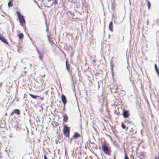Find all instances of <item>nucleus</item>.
Segmentation results:
<instances>
[{
  "label": "nucleus",
  "instance_id": "f257e3e1",
  "mask_svg": "<svg viewBox=\"0 0 159 159\" xmlns=\"http://www.w3.org/2000/svg\"><path fill=\"white\" fill-rule=\"evenodd\" d=\"M16 13L19 19L20 25L23 26V24L25 23V20L24 19L23 16L22 15H21L19 11H17Z\"/></svg>",
  "mask_w": 159,
  "mask_h": 159
},
{
  "label": "nucleus",
  "instance_id": "f03ea898",
  "mask_svg": "<svg viewBox=\"0 0 159 159\" xmlns=\"http://www.w3.org/2000/svg\"><path fill=\"white\" fill-rule=\"evenodd\" d=\"M70 129L69 127L66 126L64 127L63 131L64 135L66 137H69V136Z\"/></svg>",
  "mask_w": 159,
  "mask_h": 159
},
{
  "label": "nucleus",
  "instance_id": "7ed1b4c3",
  "mask_svg": "<svg viewBox=\"0 0 159 159\" xmlns=\"http://www.w3.org/2000/svg\"><path fill=\"white\" fill-rule=\"evenodd\" d=\"M103 151L105 153L107 154H109L110 151L109 150L107 147L106 145H103L102 146Z\"/></svg>",
  "mask_w": 159,
  "mask_h": 159
},
{
  "label": "nucleus",
  "instance_id": "20e7f679",
  "mask_svg": "<svg viewBox=\"0 0 159 159\" xmlns=\"http://www.w3.org/2000/svg\"><path fill=\"white\" fill-rule=\"evenodd\" d=\"M61 99L64 105V106H65L66 103V98L65 96L62 94L61 96Z\"/></svg>",
  "mask_w": 159,
  "mask_h": 159
},
{
  "label": "nucleus",
  "instance_id": "39448f33",
  "mask_svg": "<svg viewBox=\"0 0 159 159\" xmlns=\"http://www.w3.org/2000/svg\"><path fill=\"white\" fill-rule=\"evenodd\" d=\"M123 116L125 118L127 117L129 115V111H128L123 109Z\"/></svg>",
  "mask_w": 159,
  "mask_h": 159
},
{
  "label": "nucleus",
  "instance_id": "423d86ee",
  "mask_svg": "<svg viewBox=\"0 0 159 159\" xmlns=\"http://www.w3.org/2000/svg\"><path fill=\"white\" fill-rule=\"evenodd\" d=\"M13 113H15L18 115L20 114V110L18 109H16L13 110V112L11 114V115H12Z\"/></svg>",
  "mask_w": 159,
  "mask_h": 159
},
{
  "label": "nucleus",
  "instance_id": "0eeeda50",
  "mask_svg": "<svg viewBox=\"0 0 159 159\" xmlns=\"http://www.w3.org/2000/svg\"><path fill=\"white\" fill-rule=\"evenodd\" d=\"M0 39L4 43L6 44L8 43V42L6 39L1 34H0Z\"/></svg>",
  "mask_w": 159,
  "mask_h": 159
},
{
  "label": "nucleus",
  "instance_id": "6e6552de",
  "mask_svg": "<svg viewBox=\"0 0 159 159\" xmlns=\"http://www.w3.org/2000/svg\"><path fill=\"white\" fill-rule=\"evenodd\" d=\"M36 50H37V53L39 55V58L40 60H42V57H43V55L42 54V53H41L39 52V51L38 50V48L37 47H36Z\"/></svg>",
  "mask_w": 159,
  "mask_h": 159
},
{
  "label": "nucleus",
  "instance_id": "1a4fd4ad",
  "mask_svg": "<svg viewBox=\"0 0 159 159\" xmlns=\"http://www.w3.org/2000/svg\"><path fill=\"white\" fill-rule=\"evenodd\" d=\"M80 135L77 132H75L73 136L71 138V139L72 140L74 139H76L80 137Z\"/></svg>",
  "mask_w": 159,
  "mask_h": 159
},
{
  "label": "nucleus",
  "instance_id": "9d476101",
  "mask_svg": "<svg viewBox=\"0 0 159 159\" xmlns=\"http://www.w3.org/2000/svg\"><path fill=\"white\" fill-rule=\"evenodd\" d=\"M20 124L19 123H17V125L16 126V128L17 130H19L21 129Z\"/></svg>",
  "mask_w": 159,
  "mask_h": 159
},
{
  "label": "nucleus",
  "instance_id": "9b49d317",
  "mask_svg": "<svg viewBox=\"0 0 159 159\" xmlns=\"http://www.w3.org/2000/svg\"><path fill=\"white\" fill-rule=\"evenodd\" d=\"M63 116L64 117V121L65 122H66L68 119V117L67 116V115L66 114L64 115Z\"/></svg>",
  "mask_w": 159,
  "mask_h": 159
},
{
  "label": "nucleus",
  "instance_id": "f8f14e48",
  "mask_svg": "<svg viewBox=\"0 0 159 159\" xmlns=\"http://www.w3.org/2000/svg\"><path fill=\"white\" fill-rule=\"evenodd\" d=\"M29 94L32 98L34 99H36L37 98L39 97V96L34 95L30 93H29Z\"/></svg>",
  "mask_w": 159,
  "mask_h": 159
},
{
  "label": "nucleus",
  "instance_id": "ddd939ff",
  "mask_svg": "<svg viewBox=\"0 0 159 159\" xmlns=\"http://www.w3.org/2000/svg\"><path fill=\"white\" fill-rule=\"evenodd\" d=\"M67 62L68 61L67 60L66 61V65L67 69V70L68 71H69V64H68Z\"/></svg>",
  "mask_w": 159,
  "mask_h": 159
},
{
  "label": "nucleus",
  "instance_id": "4468645a",
  "mask_svg": "<svg viewBox=\"0 0 159 159\" xmlns=\"http://www.w3.org/2000/svg\"><path fill=\"white\" fill-rule=\"evenodd\" d=\"M18 36L19 39H22L23 37V34L22 33L20 34H18Z\"/></svg>",
  "mask_w": 159,
  "mask_h": 159
},
{
  "label": "nucleus",
  "instance_id": "2eb2a0df",
  "mask_svg": "<svg viewBox=\"0 0 159 159\" xmlns=\"http://www.w3.org/2000/svg\"><path fill=\"white\" fill-rule=\"evenodd\" d=\"M121 126L122 129H125V128L126 126L123 122H121Z\"/></svg>",
  "mask_w": 159,
  "mask_h": 159
},
{
  "label": "nucleus",
  "instance_id": "dca6fc26",
  "mask_svg": "<svg viewBox=\"0 0 159 159\" xmlns=\"http://www.w3.org/2000/svg\"><path fill=\"white\" fill-rule=\"evenodd\" d=\"M113 25H109V30L111 31H112L113 30Z\"/></svg>",
  "mask_w": 159,
  "mask_h": 159
},
{
  "label": "nucleus",
  "instance_id": "f3484780",
  "mask_svg": "<svg viewBox=\"0 0 159 159\" xmlns=\"http://www.w3.org/2000/svg\"><path fill=\"white\" fill-rule=\"evenodd\" d=\"M8 6L9 7H11L12 6V2H11V1H9L8 4Z\"/></svg>",
  "mask_w": 159,
  "mask_h": 159
},
{
  "label": "nucleus",
  "instance_id": "a211bd4d",
  "mask_svg": "<svg viewBox=\"0 0 159 159\" xmlns=\"http://www.w3.org/2000/svg\"><path fill=\"white\" fill-rule=\"evenodd\" d=\"M155 68L156 72L159 70V69H158L157 65L156 64H155Z\"/></svg>",
  "mask_w": 159,
  "mask_h": 159
},
{
  "label": "nucleus",
  "instance_id": "6ab92c4d",
  "mask_svg": "<svg viewBox=\"0 0 159 159\" xmlns=\"http://www.w3.org/2000/svg\"><path fill=\"white\" fill-rule=\"evenodd\" d=\"M148 9H149V8H150V6H151V4H150V2L149 1H148Z\"/></svg>",
  "mask_w": 159,
  "mask_h": 159
},
{
  "label": "nucleus",
  "instance_id": "aec40b11",
  "mask_svg": "<svg viewBox=\"0 0 159 159\" xmlns=\"http://www.w3.org/2000/svg\"><path fill=\"white\" fill-rule=\"evenodd\" d=\"M57 0H55L52 3V4H56L57 3Z\"/></svg>",
  "mask_w": 159,
  "mask_h": 159
},
{
  "label": "nucleus",
  "instance_id": "412c9836",
  "mask_svg": "<svg viewBox=\"0 0 159 159\" xmlns=\"http://www.w3.org/2000/svg\"><path fill=\"white\" fill-rule=\"evenodd\" d=\"M125 123H131V121H129L128 120H125Z\"/></svg>",
  "mask_w": 159,
  "mask_h": 159
},
{
  "label": "nucleus",
  "instance_id": "4be33fe9",
  "mask_svg": "<svg viewBox=\"0 0 159 159\" xmlns=\"http://www.w3.org/2000/svg\"><path fill=\"white\" fill-rule=\"evenodd\" d=\"M47 37H48V40L49 42V43H51V40L50 39V37L49 36H48V35L47 36Z\"/></svg>",
  "mask_w": 159,
  "mask_h": 159
},
{
  "label": "nucleus",
  "instance_id": "5701e85b",
  "mask_svg": "<svg viewBox=\"0 0 159 159\" xmlns=\"http://www.w3.org/2000/svg\"><path fill=\"white\" fill-rule=\"evenodd\" d=\"M121 93L123 94V95H125V91L124 90H122L121 91Z\"/></svg>",
  "mask_w": 159,
  "mask_h": 159
},
{
  "label": "nucleus",
  "instance_id": "b1692460",
  "mask_svg": "<svg viewBox=\"0 0 159 159\" xmlns=\"http://www.w3.org/2000/svg\"><path fill=\"white\" fill-rule=\"evenodd\" d=\"M124 159H129V157H128V156L127 155H125Z\"/></svg>",
  "mask_w": 159,
  "mask_h": 159
},
{
  "label": "nucleus",
  "instance_id": "393cba45",
  "mask_svg": "<svg viewBox=\"0 0 159 159\" xmlns=\"http://www.w3.org/2000/svg\"><path fill=\"white\" fill-rule=\"evenodd\" d=\"M44 159H48V158L45 155H44Z\"/></svg>",
  "mask_w": 159,
  "mask_h": 159
},
{
  "label": "nucleus",
  "instance_id": "a878e982",
  "mask_svg": "<svg viewBox=\"0 0 159 159\" xmlns=\"http://www.w3.org/2000/svg\"><path fill=\"white\" fill-rule=\"evenodd\" d=\"M109 25H112V21H111Z\"/></svg>",
  "mask_w": 159,
  "mask_h": 159
},
{
  "label": "nucleus",
  "instance_id": "bb28decb",
  "mask_svg": "<svg viewBox=\"0 0 159 159\" xmlns=\"http://www.w3.org/2000/svg\"><path fill=\"white\" fill-rule=\"evenodd\" d=\"M159 77V70L156 72Z\"/></svg>",
  "mask_w": 159,
  "mask_h": 159
},
{
  "label": "nucleus",
  "instance_id": "cd10ccee",
  "mask_svg": "<svg viewBox=\"0 0 159 159\" xmlns=\"http://www.w3.org/2000/svg\"><path fill=\"white\" fill-rule=\"evenodd\" d=\"M2 82H1V83H0V87H1L2 86Z\"/></svg>",
  "mask_w": 159,
  "mask_h": 159
},
{
  "label": "nucleus",
  "instance_id": "c85d7f7f",
  "mask_svg": "<svg viewBox=\"0 0 159 159\" xmlns=\"http://www.w3.org/2000/svg\"><path fill=\"white\" fill-rule=\"evenodd\" d=\"M155 159H159V157H157L155 158Z\"/></svg>",
  "mask_w": 159,
  "mask_h": 159
},
{
  "label": "nucleus",
  "instance_id": "c756f323",
  "mask_svg": "<svg viewBox=\"0 0 159 159\" xmlns=\"http://www.w3.org/2000/svg\"><path fill=\"white\" fill-rule=\"evenodd\" d=\"M133 131V128H132L130 130V132H131Z\"/></svg>",
  "mask_w": 159,
  "mask_h": 159
},
{
  "label": "nucleus",
  "instance_id": "7c9ffc66",
  "mask_svg": "<svg viewBox=\"0 0 159 159\" xmlns=\"http://www.w3.org/2000/svg\"><path fill=\"white\" fill-rule=\"evenodd\" d=\"M118 89V87L117 86H116V91L117 90V89Z\"/></svg>",
  "mask_w": 159,
  "mask_h": 159
},
{
  "label": "nucleus",
  "instance_id": "2f4dec72",
  "mask_svg": "<svg viewBox=\"0 0 159 159\" xmlns=\"http://www.w3.org/2000/svg\"><path fill=\"white\" fill-rule=\"evenodd\" d=\"M92 61L93 62H93H95V60H93Z\"/></svg>",
  "mask_w": 159,
  "mask_h": 159
},
{
  "label": "nucleus",
  "instance_id": "473e14b6",
  "mask_svg": "<svg viewBox=\"0 0 159 159\" xmlns=\"http://www.w3.org/2000/svg\"><path fill=\"white\" fill-rule=\"evenodd\" d=\"M147 25H148V22H149V21L148 20H147Z\"/></svg>",
  "mask_w": 159,
  "mask_h": 159
},
{
  "label": "nucleus",
  "instance_id": "72a5a7b5",
  "mask_svg": "<svg viewBox=\"0 0 159 159\" xmlns=\"http://www.w3.org/2000/svg\"><path fill=\"white\" fill-rule=\"evenodd\" d=\"M45 75H43V77H45Z\"/></svg>",
  "mask_w": 159,
  "mask_h": 159
},
{
  "label": "nucleus",
  "instance_id": "f704fd0d",
  "mask_svg": "<svg viewBox=\"0 0 159 159\" xmlns=\"http://www.w3.org/2000/svg\"><path fill=\"white\" fill-rule=\"evenodd\" d=\"M111 70H112V71L113 70V68H111Z\"/></svg>",
  "mask_w": 159,
  "mask_h": 159
},
{
  "label": "nucleus",
  "instance_id": "c9c22d12",
  "mask_svg": "<svg viewBox=\"0 0 159 159\" xmlns=\"http://www.w3.org/2000/svg\"><path fill=\"white\" fill-rule=\"evenodd\" d=\"M50 1V0H48V1Z\"/></svg>",
  "mask_w": 159,
  "mask_h": 159
},
{
  "label": "nucleus",
  "instance_id": "e433bc0d",
  "mask_svg": "<svg viewBox=\"0 0 159 159\" xmlns=\"http://www.w3.org/2000/svg\"><path fill=\"white\" fill-rule=\"evenodd\" d=\"M34 2H35V0H34Z\"/></svg>",
  "mask_w": 159,
  "mask_h": 159
}]
</instances>
